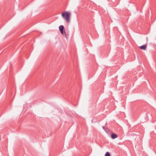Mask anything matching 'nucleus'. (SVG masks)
I'll return each instance as SVG.
<instances>
[{"label":"nucleus","mask_w":156,"mask_h":156,"mask_svg":"<svg viewBox=\"0 0 156 156\" xmlns=\"http://www.w3.org/2000/svg\"><path fill=\"white\" fill-rule=\"evenodd\" d=\"M71 14V12L65 11L62 13V15L63 18L65 19L66 21L68 23H69L70 22Z\"/></svg>","instance_id":"f257e3e1"},{"label":"nucleus","mask_w":156,"mask_h":156,"mask_svg":"<svg viewBox=\"0 0 156 156\" xmlns=\"http://www.w3.org/2000/svg\"><path fill=\"white\" fill-rule=\"evenodd\" d=\"M59 30L60 31L61 34L63 35L65 34V32H64V27L63 25H61L59 27Z\"/></svg>","instance_id":"f03ea898"},{"label":"nucleus","mask_w":156,"mask_h":156,"mask_svg":"<svg viewBox=\"0 0 156 156\" xmlns=\"http://www.w3.org/2000/svg\"><path fill=\"white\" fill-rule=\"evenodd\" d=\"M147 46V43L145 44L140 47V48L142 50H145L146 49Z\"/></svg>","instance_id":"7ed1b4c3"},{"label":"nucleus","mask_w":156,"mask_h":156,"mask_svg":"<svg viewBox=\"0 0 156 156\" xmlns=\"http://www.w3.org/2000/svg\"><path fill=\"white\" fill-rule=\"evenodd\" d=\"M118 136L117 134L112 133L111 135V137L112 139H115Z\"/></svg>","instance_id":"20e7f679"},{"label":"nucleus","mask_w":156,"mask_h":156,"mask_svg":"<svg viewBox=\"0 0 156 156\" xmlns=\"http://www.w3.org/2000/svg\"><path fill=\"white\" fill-rule=\"evenodd\" d=\"M105 156H110V154L109 152H107L105 154Z\"/></svg>","instance_id":"39448f33"},{"label":"nucleus","mask_w":156,"mask_h":156,"mask_svg":"<svg viewBox=\"0 0 156 156\" xmlns=\"http://www.w3.org/2000/svg\"><path fill=\"white\" fill-rule=\"evenodd\" d=\"M102 128H103L104 129H105V127H104V126H102Z\"/></svg>","instance_id":"423d86ee"}]
</instances>
